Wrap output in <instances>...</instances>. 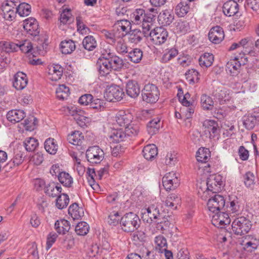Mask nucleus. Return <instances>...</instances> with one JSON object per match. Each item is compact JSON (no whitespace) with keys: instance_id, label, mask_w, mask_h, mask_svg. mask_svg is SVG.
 Listing matches in <instances>:
<instances>
[{"instance_id":"nucleus-1","label":"nucleus","mask_w":259,"mask_h":259,"mask_svg":"<svg viewBox=\"0 0 259 259\" xmlns=\"http://www.w3.org/2000/svg\"><path fill=\"white\" fill-rule=\"evenodd\" d=\"M248 63V57L241 52L226 64V71L232 76H236L240 72L242 65Z\"/></svg>"},{"instance_id":"nucleus-2","label":"nucleus","mask_w":259,"mask_h":259,"mask_svg":"<svg viewBox=\"0 0 259 259\" xmlns=\"http://www.w3.org/2000/svg\"><path fill=\"white\" fill-rule=\"evenodd\" d=\"M140 219L133 212L124 214L120 219L122 229L126 232H134L140 227Z\"/></svg>"},{"instance_id":"nucleus-3","label":"nucleus","mask_w":259,"mask_h":259,"mask_svg":"<svg viewBox=\"0 0 259 259\" xmlns=\"http://www.w3.org/2000/svg\"><path fill=\"white\" fill-rule=\"evenodd\" d=\"M159 95L158 87L152 83L145 84L142 91V99L147 103H156L159 98Z\"/></svg>"},{"instance_id":"nucleus-4","label":"nucleus","mask_w":259,"mask_h":259,"mask_svg":"<svg viewBox=\"0 0 259 259\" xmlns=\"http://www.w3.org/2000/svg\"><path fill=\"white\" fill-rule=\"evenodd\" d=\"M252 226L251 222L245 217H240L234 220L232 224L233 232L236 235L247 234Z\"/></svg>"},{"instance_id":"nucleus-5","label":"nucleus","mask_w":259,"mask_h":259,"mask_svg":"<svg viewBox=\"0 0 259 259\" xmlns=\"http://www.w3.org/2000/svg\"><path fill=\"white\" fill-rule=\"evenodd\" d=\"M168 36V32L163 27H157L150 31V40L153 44L160 46L164 44Z\"/></svg>"},{"instance_id":"nucleus-6","label":"nucleus","mask_w":259,"mask_h":259,"mask_svg":"<svg viewBox=\"0 0 259 259\" xmlns=\"http://www.w3.org/2000/svg\"><path fill=\"white\" fill-rule=\"evenodd\" d=\"M225 204L226 201L223 196L215 194L208 199L207 206L210 211L214 213L221 210H226Z\"/></svg>"},{"instance_id":"nucleus-7","label":"nucleus","mask_w":259,"mask_h":259,"mask_svg":"<svg viewBox=\"0 0 259 259\" xmlns=\"http://www.w3.org/2000/svg\"><path fill=\"white\" fill-rule=\"evenodd\" d=\"M88 161L92 164L100 163L104 157V152L98 146L90 147L86 151Z\"/></svg>"},{"instance_id":"nucleus-8","label":"nucleus","mask_w":259,"mask_h":259,"mask_svg":"<svg viewBox=\"0 0 259 259\" xmlns=\"http://www.w3.org/2000/svg\"><path fill=\"white\" fill-rule=\"evenodd\" d=\"M124 96L123 90L119 86L115 84L111 85L106 89L105 97L109 102H114L115 100H120Z\"/></svg>"},{"instance_id":"nucleus-9","label":"nucleus","mask_w":259,"mask_h":259,"mask_svg":"<svg viewBox=\"0 0 259 259\" xmlns=\"http://www.w3.org/2000/svg\"><path fill=\"white\" fill-rule=\"evenodd\" d=\"M162 184L166 191L173 190L180 185V180L174 171L165 174L162 178Z\"/></svg>"},{"instance_id":"nucleus-10","label":"nucleus","mask_w":259,"mask_h":259,"mask_svg":"<svg viewBox=\"0 0 259 259\" xmlns=\"http://www.w3.org/2000/svg\"><path fill=\"white\" fill-rule=\"evenodd\" d=\"M23 28L28 35L32 36H38L40 32L38 22L33 18H29L23 22Z\"/></svg>"},{"instance_id":"nucleus-11","label":"nucleus","mask_w":259,"mask_h":259,"mask_svg":"<svg viewBox=\"0 0 259 259\" xmlns=\"http://www.w3.org/2000/svg\"><path fill=\"white\" fill-rule=\"evenodd\" d=\"M212 224L218 228H223L231 222V219L227 212L219 211L212 217Z\"/></svg>"},{"instance_id":"nucleus-12","label":"nucleus","mask_w":259,"mask_h":259,"mask_svg":"<svg viewBox=\"0 0 259 259\" xmlns=\"http://www.w3.org/2000/svg\"><path fill=\"white\" fill-rule=\"evenodd\" d=\"M205 133L208 134L210 139L214 138L220 135V128L217 121L214 120H206L203 123Z\"/></svg>"},{"instance_id":"nucleus-13","label":"nucleus","mask_w":259,"mask_h":259,"mask_svg":"<svg viewBox=\"0 0 259 259\" xmlns=\"http://www.w3.org/2000/svg\"><path fill=\"white\" fill-rule=\"evenodd\" d=\"M222 177L220 175L210 176L207 179L206 190L212 193H217L221 190L223 185Z\"/></svg>"},{"instance_id":"nucleus-14","label":"nucleus","mask_w":259,"mask_h":259,"mask_svg":"<svg viewBox=\"0 0 259 259\" xmlns=\"http://www.w3.org/2000/svg\"><path fill=\"white\" fill-rule=\"evenodd\" d=\"M208 35L209 40L214 44H220L225 37L224 30L220 26L212 27L210 29Z\"/></svg>"},{"instance_id":"nucleus-15","label":"nucleus","mask_w":259,"mask_h":259,"mask_svg":"<svg viewBox=\"0 0 259 259\" xmlns=\"http://www.w3.org/2000/svg\"><path fill=\"white\" fill-rule=\"evenodd\" d=\"M171 220L172 218L166 214L161 209L152 221L159 225L158 227H160L162 230H166L170 224Z\"/></svg>"},{"instance_id":"nucleus-16","label":"nucleus","mask_w":259,"mask_h":259,"mask_svg":"<svg viewBox=\"0 0 259 259\" xmlns=\"http://www.w3.org/2000/svg\"><path fill=\"white\" fill-rule=\"evenodd\" d=\"M133 119V115L131 113L124 110L119 111L115 116V120L120 126H126L132 123Z\"/></svg>"},{"instance_id":"nucleus-17","label":"nucleus","mask_w":259,"mask_h":259,"mask_svg":"<svg viewBox=\"0 0 259 259\" xmlns=\"http://www.w3.org/2000/svg\"><path fill=\"white\" fill-rule=\"evenodd\" d=\"M28 83V78L26 74L23 72L19 71L13 76V86L17 90L24 89Z\"/></svg>"},{"instance_id":"nucleus-18","label":"nucleus","mask_w":259,"mask_h":259,"mask_svg":"<svg viewBox=\"0 0 259 259\" xmlns=\"http://www.w3.org/2000/svg\"><path fill=\"white\" fill-rule=\"evenodd\" d=\"M96 66L100 76H107L112 70L108 58H99L97 61Z\"/></svg>"},{"instance_id":"nucleus-19","label":"nucleus","mask_w":259,"mask_h":259,"mask_svg":"<svg viewBox=\"0 0 259 259\" xmlns=\"http://www.w3.org/2000/svg\"><path fill=\"white\" fill-rule=\"evenodd\" d=\"M63 68L59 64H53L48 68V77L53 81H57L62 76Z\"/></svg>"},{"instance_id":"nucleus-20","label":"nucleus","mask_w":259,"mask_h":259,"mask_svg":"<svg viewBox=\"0 0 259 259\" xmlns=\"http://www.w3.org/2000/svg\"><path fill=\"white\" fill-rule=\"evenodd\" d=\"M239 7L238 3L235 1L229 0L223 5V11L227 16H233L238 13Z\"/></svg>"},{"instance_id":"nucleus-21","label":"nucleus","mask_w":259,"mask_h":259,"mask_svg":"<svg viewBox=\"0 0 259 259\" xmlns=\"http://www.w3.org/2000/svg\"><path fill=\"white\" fill-rule=\"evenodd\" d=\"M127 95L133 98H137L141 92L140 85L136 80H130L126 84Z\"/></svg>"},{"instance_id":"nucleus-22","label":"nucleus","mask_w":259,"mask_h":259,"mask_svg":"<svg viewBox=\"0 0 259 259\" xmlns=\"http://www.w3.org/2000/svg\"><path fill=\"white\" fill-rule=\"evenodd\" d=\"M158 20L159 23L164 26L170 25L174 20V14L172 10L165 9L158 15Z\"/></svg>"},{"instance_id":"nucleus-23","label":"nucleus","mask_w":259,"mask_h":259,"mask_svg":"<svg viewBox=\"0 0 259 259\" xmlns=\"http://www.w3.org/2000/svg\"><path fill=\"white\" fill-rule=\"evenodd\" d=\"M102 33L105 37L106 41L112 45H115L116 41L119 39L121 36L125 35L123 33L120 34V32L115 31L114 29L111 31L104 29L102 31Z\"/></svg>"},{"instance_id":"nucleus-24","label":"nucleus","mask_w":259,"mask_h":259,"mask_svg":"<svg viewBox=\"0 0 259 259\" xmlns=\"http://www.w3.org/2000/svg\"><path fill=\"white\" fill-rule=\"evenodd\" d=\"M112 70L119 71L121 69L128 68V63L124 62L122 59L117 56H112L108 58Z\"/></svg>"},{"instance_id":"nucleus-25","label":"nucleus","mask_w":259,"mask_h":259,"mask_svg":"<svg viewBox=\"0 0 259 259\" xmlns=\"http://www.w3.org/2000/svg\"><path fill=\"white\" fill-rule=\"evenodd\" d=\"M110 141L119 143L128 139L124 130L121 128L113 130L109 136Z\"/></svg>"},{"instance_id":"nucleus-26","label":"nucleus","mask_w":259,"mask_h":259,"mask_svg":"<svg viewBox=\"0 0 259 259\" xmlns=\"http://www.w3.org/2000/svg\"><path fill=\"white\" fill-rule=\"evenodd\" d=\"M142 153L146 159L152 161L157 155V148L154 144H149L144 147Z\"/></svg>"},{"instance_id":"nucleus-27","label":"nucleus","mask_w":259,"mask_h":259,"mask_svg":"<svg viewBox=\"0 0 259 259\" xmlns=\"http://www.w3.org/2000/svg\"><path fill=\"white\" fill-rule=\"evenodd\" d=\"M25 117V113L22 110H12L7 114V118L11 122H19Z\"/></svg>"},{"instance_id":"nucleus-28","label":"nucleus","mask_w":259,"mask_h":259,"mask_svg":"<svg viewBox=\"0 0 259 259\" xmlns=\"http://www.w3.org/2000/svg\"><path fill=\"white\" fill-rule=\"evenodd\" d=\"M180 202L181 197L178 194L171 193L167 196L164 204L166 207L175 210L177 209L178 205Z\"/></svg>"},{"instance_id":"nucleus-29","label":"nucleus","mask_w":259,"mask_h":259,"mask_svg":"<svg viewBox=\"0 0 259 259\" xmlns=\"http://www.w3.org/2000/svg\"><path fill=\"white\" fill-rule=\"evenodd\" d=\"M179 51L176 48H167L163 52L160 62L162 63H167L177 57Z\"/></svg>"},{"instance_id":"nucleus-30","label":"nucleus","mask_w":259,"mask_h":259,"mask_svg":"<svg viewBox=\"0 0 259 259\" xmlns=\"http://www.w3.org/2000/svg\"><path fill=\"white\" fill-rule=\"evenodd\" d=\"M55 229L59 234H65L70 229L69 222L65 219L57 220L54 225Z\"/></svg>"},{"instance_id":"nucleus-31","label":"nucleus","mask_w":259,"mask_h":259,"mask_svg":"<svg viewBox=\"0 0 259 259\" xmlns=\"http://www.w3.org/2000/svg\"><path fill=\"white\" fill-rule=\"evenodd\" d=\"M68 213L75 220L80 219L84 212L82 207H79L77 203H73L69 207Z\"/></svg>"},{"instance_id":"nucleus-32","label":"nucleus","mask_w":259,"mask_h":259,"mask_svg":"<svg viewBox=\"0 0 259 259\" xmlns=\"http://www.w3.org/2000/svg\"><path fill=\"white\" fill-rule=\"evenodd\" d=\"M83 140L84 137L82 133L78 131L72 132L67 137V140L69 143L76 146L81 145Z\"/></svg>"},{"instance_id":"nucleus-33","label":"nucleus","mask_w":259,"mask_h":259,"mask_svg":"<svg viewBox=\"0 0 259 259\" xmlns=\"http://www.w3.org/2000/svg\"><path fill=\"white\" fill-rule=\"evenodd\" d=\"M189 3L186 0H181L176 7L175 12L179 17L185 16L189 11Z\"/></svg>"},{"instance_id":"nucleus-34","label":"nucleus","mask_w":259,"mask_h":259,"mask_svg":"<svg viewBox=\"0 0 259 259\" xmlns=\"http://www.w3.org/2000/svg\"><path fill=\"white\" fill-rule=\"evenodd\" d=\"M161 126L160 119L156 117L148 122L147 125V130L149 134L153 135L158 132Z\"/></svg>"},{"instance_id":"nucleus-35","label":"nucleus","mask_w":259,"mask_h":259,"mask_svg":"<svg viewBox=\"0 0 259 259\" xmlns=\"http://www.w3.org/2000/svg\"><path fill=\"white\" fill-rule=\"evenodd\" d=\"M82 44L84 49L88 51H92L97 47V41L92 35L85 36L82 40Z\"/></svg>"},{"instance_id":"nucleus-36","label":"nucleus","mask_w":259,"mask_h":259,"mask_svg":"<svg viewBox=\"0 0 259 259\" xmlns=\"http://www.w3.org/2000/svg\"><path fill=\"white\" fill-rule=\"evenodd\" d=\"M46 151L52 155L55 154L58 149V145L56 141L53 138L47 139L44 144Z\"/></svg>"},{"instance_id":"nucleus-37","label":"nucleus","mask_w":259,"mask_h":259,"mask_svg":"<svg viewBox=\"0 0 259 259\" xmlns=\"http://www.w3.org/2000/svg\"><path fill=\"white\" fill-rule=\"evenodd\" d=\"M214 57L212 54L205 53L199 59L200 66L203 68H207L210 66L213 62Z\"/></svg>"},{"instance_id":"nucleus-38","label":"nucleus","mask_w":259,"mask_h":259,"mask_svg":"<svg viewBox=\"0 0 259 259\" xmlns=\"http://www.w3.org/2000/svg\"><path fill=\"white\" fill-rule=\"evenodd\" d=\"M243 124L246 130H252L257 124L256 115H245L243 117Z\"/></svg>"},{"instance_id":"nucleus-39","label":"nucleus","mask_w":259,"mask_h":259,"mask_svg":"<svg viewBox=\"0 0 259 259\" xmlns=\"http://www.w3.org/2000/svg\"><path fill=\"white\" fill-rule=\"evenodd\" d=\"M196 159L199 162L206 163L210 157V152L207 148H199L196 153Z\"/></svg>"},{"instance_id":"nucleus-40","label":"nucleus","mask_w":259,"mask_h":259,"mask_svg":"<svg viewBox=\"0 0 259 259\" xmlns=\"http://www.w3.org/2000/svg\"><path fill=\"white\" fill-rule=\"evenodd\" d=\"M60 48L63 54H71L75 49V42L71 39L62 41L60 45Z\"/></svg>"},{"instance_id":"nucleus-41","label":"nucleus","mask_w":259,"mask_h":259,"mask_svg":"<svg viewBox=\"0 0 259 259\" xmlns=\"http://www.w3.org/2000/svg\"><path fill=\"white\" fill-rule=\"evenodd\" d=\"M145 17V10L143 9H138L132 14V21L135 24H140L144 21Z\"/></svg>"},{"instance_id":"nucleus-42","label":"nucleus","mask_w":259,"mask_h":259,"mask_svg":"<svg viewBox=\"0 0 259 259\" xmlns=\"http://www.w3.org/2000/svg\"><path fill=\"white\" fill-rule=\"evenodd\" d=\"M214 96L221 103H224L230 99L228 90L225 88H218L215 90Z\"/></svg>"},{"instance_id":"nucleus-43","label":"nucleus","mask_w":259,"mask_h":259,"mask_svg":"<svg viewBox=\"0 0 259 259\" xmlns=\"http://www.w3.org/2000/svg\"><path fill=\"white\" fill-rule=\"evenodd\" d=\"M59 182L64 186L70 187L73 183V179L70 175L65 171H62L58 175Z\"/></svg>"},{"instance_id":"nucleus-44","label":"nucleus","mask_w":259,"mask_h":259,"mask_svg":"<svg viewBox=\"0 0 259 259\" xmlns=\"http://www.w3.org/2000/svg\"><path fill=\"white\" fill-rule=\"evenodd\" d=\"M69 202V198L65 193L61 194L58 196L56 201V206L59 209L66 208Z\"/></svg>"},{"instance_id":"nucleus-45","label":"nucleus","mask_w":259,"mask_h":259,"mask_svg":"<svg viewBox=\"0 0 259 259\" xmlns=\"http://www.w3.org/2000/svg\"><path fill=\"white\" fill-rule=\"evenodd\" d=\"M56 96L60 100H65L70 94V90L68 87L65 84L60 85L56 89Z\"/></svg>"},{"instance_id":"nucleus-46","label":"nucleus","mask_w":259,"mask_h":259,"mask_svg":"<svg viewBox=\"0 0 259 259\" xmlns=\"http://www.w3.org/2000/svg\"><path fill=\"white\" fill-rule=\"evenodd\" d=\"M143 36V33H142V31L135 29L130 32L128 40L131 43L137 44L141 41Z\"/></svg>"},{"instance_id":"nucleus-47","label":"nucleus","mask_w":259,"mask_h":259,"mask_svg":"<svg viewBox=\"0 0 259 259\" xmlns=\"http://www.w3.org/2000/svg\"><path fill=\"white\" fill-rule=\"evenodd\" d=\"M124 131L128 139L138 135L140 132V126L138 124L130 123L125 126Z\"/></svg>"},{"instance_id":"nucleus-48","label":"nucleus","mask_w":259,"mask_h":259,"mask_svg":"<svg viewBox=\"0 0 259 259\" xmlns=\"http://www.w3.org/2000/svg\"><path fill=\"white\" fill-rule=\"evenodd\" d=\"M37 123V119L34 116H30L26 119L22 124L23 125L26 131L31 132L36 128Z\"/></svg>"},{"instance_id":"nucleus-49","label":"nucleus","mask_w":259,"mask_h":259,"mask_svg":"<svg viewBox=\"0 0 259 259\" xmlns=\"http://www.w3.org/2000/svg\"><path fill=\"white\" fill-rule=\"evenodd\" d=\"M161 209L162 207L158 203L151 204L147 208H146V212L151 221L153 219L156 217V215Z\"/></svg>"},{"instance_id":"nucleus-50","label":"nucleus","mask_w":259,"mask_h":259,"mask_svg":"<svg viewBox=\"0 0 259 259\" xmlns=\"http://www.w3.org/2000/svg\"><path fill=\"white\" fill-rule=\"evenodd\" d=\"M19 50L25 54L31 53L33 50L32 44L28 39L19 40Z\"/></svg>"},{"instance_id":"nucleus-51","label":"nucleus","mask_w":259,"mask_h":259,"mask_svg":"<svg viewBox=\"0 0 259 259\" xmlns=\"http://www.w3.org/2000/svg\"><path fill=\"white\" fill-rule=\"evenodd\" d=\"M142 57L143 52L140 49H134L128 53V58L132 62L135 63H139L142 60Z\"/></svg>"},{"instance_id":"nucleus-52","label":"nucleus","mask_w":259,"mask_h":259,"mask_svg":"<svg viewBox=\"0 0 259 259\" xmlns=\"http://www.w3.org/2000/svg\"><path fill=\"white\" fill-rule=\"evenodd\" d=\"M16 10L20 16H27L31 12V6L27 3H22L16 7Z\"/></svg>"},{"instance_id":"nucleus-53","label":"nucleus","mask_w":259,"mask_h":259,"mask_svg":"<svg viewBox=\"0 0 259 259\" xmlns=\"http://www.w3.org/2000/svg\"><path fill=\"white\" fill-rule=\"evenodd\" d=\"M24 146L26 151L31 152L34 151L38 145L37 140L34 138L29 137L26 138L23 142Z\"/></svg>"},{"instance_id":"nucleus-54","label":"nucleus","mask_w":259,"mask_h":259,"mask_svg":"<svg viewBox=\"0 0 259 259\" xmlns=\"http://www.w3.org/2000/svg\"><path fill=\"white\" fill-rule=\"evenodd\" d=\"M244 185L247 188L252 189L255 183V177L251 171L246 172L243 176Z\"/></svg>"},{"instance_id":"nucleus-55","label":"nucleus","mask_w":259,"mask_h":259,"mask_svg":"<svg viewBox=\"0 0 259 259\" xmlns=\"http://www.w3.org/2000/svg\"><path fill=\"white\" fill-rule=\"evenodd\" d=\"M213 103V101L210 97L205 94L201 96V104L204 110H209L212 109Z\"/></svg>"},{"instance_id":"nucleus-56","label":"nucleus","mask_w":259,"mask_h":259,"mask_svg":"<svg viewBox=\"0 0 259 259\" xmlns=\"http://www.w3.org/2000/svg\"><path fill=\"white\" fill-rule=\"evenodd\" d=\"M89 229L90 227L86 222H81L76 226L75 231L78 235L84 236L88 234Z\"/></svg>"},{"instance_id":"nucleus-57","label":"nucleus","mask_w":259,"mask_h":259,"mask_svg":"<svg viewBox=\"0 0 259 259\" xmlns=\"http://www.w3.org/2000/svg\"><path fill=\"white\" fill-rule=\"evenodd\" d=\"M60 20L61 23L63 24L70 23L73 22V18L72 17L70 10L67 9L63 10L60 15Z\"/></svg>"},{"instance_id":"nucleus-58","label":"nucleus","mask_w":259,"mask_h":259,"mask_svg":"<svg viewBox=\"0 0 259 259\" xmlns=\"http://www.w3.org/2000/svg\"><path fill=\"white\" fill-rule=\"evenodd\" d=\"M123 36H121L118 39L115 45V49L116 51L121 54H124L128 53V48L124 40L122 38Z\"/></svg>"},{"instance_id":"nucleus-59","label":"nucleus","mask_w":259,"mask_h":259,"mask_svg":"<svg viewBox=\"0 0 259 259\" xmlns=\"http://www.w3.org/2000/svg\"><path fill=\"white\" fill-rule=\"evenodd\" d=\"M23 160V153L20 151H18L15 152L14 158L8 163L7 165H9L10 167H12L13 166H18L21 164Z\"/></svg>"},{"instance_id":"nucleus-60","label":"nucleus","mask_w":259,"mask_h":259,"mask_svg":"<svg viewBox=\"0 0 259 259\" xmlns=\"http://www.w3.org/2000/svg\"><path fill=\"white\" fill-rule=\"evenodd\" d=\"M76 21L77 31L81 34H87L90 32L89 28L83 23L81 16H77L76 18Z\"/></svg>"},{"instance_id":"nucleus-61","label":"nucleus","mask_w":259,"mask_h":259,"mask_svg":"<svg viewBox=\"0 0 259 259\" xmlns=\"http://www.w3.org/2000/svg\"><path fill=\"white\" fill-rule=\"evenodd\" d=\"M190 29L189 23L186 21H180L177 22L176 30L178 33L185 34Z\"/></svg>"},{"instance_id":"nucleus-62","label":"nucleus","mask_w":259,"mask_h":259,"mask_svg":"<svg viewBox=\"0 0 259 259\" xmlns=\"http://www.w3.org/2000/svg\"><path fill=\"white\" fill-rule=\"evenodd\" d=\"M225 211L235 213L238 212L240 209L239 203L237 199H234L230 201L229 206H225Z\"/></svg>"},{"instance_id":"nucleus-63","label":"nucleus","mask_w":259,"mask_h":259,"mask_svg":"<svg viewBox=\"0 0 259 259\" xmlns=\"http://www.w3.org/2000/svg\"><path fill=\"white\" fill-rule=\"evenodd\" d=\"M187 78H189L190 83L198 82L199 80V73L195 69L189 70L186 73Z\"/></svg>"},{"instance_id":"nucleus-64","label":"nucleus","mask_w":259,"mask_h":259,"mask_svg":"<svg viewBox=\"0 0 259 259\" xmlns=\"http://www.w3.org/2000/svg\"><path fill=\"white\" fill-rule=\"evenodd\" d=\"M155 242L157 245L156 249H159V251L162 249L167 248V241L165 237L162 235H159L155 237Z\"/></svg>"}]
</instances>
